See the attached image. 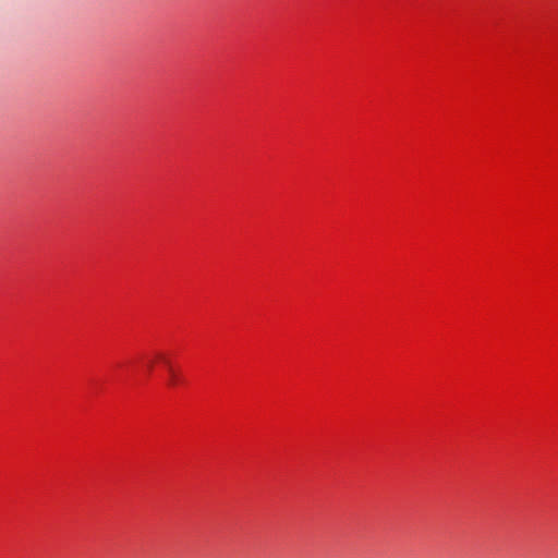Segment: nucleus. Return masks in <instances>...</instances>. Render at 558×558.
<instances>
[{
    "instance_id": "1",
    "label": "nucleus",
    "mask_w": 558,
    "mask_h": 558,
    "mask_svg": "<svg viewBox=\"0 0 558 558\" xmlns=\"http://www.w3.org/2000/svg\"><path fill=\"white\" fill-rule=\"evenodd\" d=\"M169 373H170V381L169 383H170V385H174L178 380L177 375L171 369V367H169Z\"/></svg>"
},
{
    "instance_id": "2",
    "label": "nucleus",
    "mask_w": 558,
    "mask_h": 558,
    "mask_svg": "<svg viewBox=\"0 0 558 558\" xmlns=\"http://www.w3.org/2000/svg\"><path fill=\"white\" fill-rule=\"evenodd\" d=\"M147 366H148V369L150 371V369L153 368V363H151V362H150V363H148V365H147Z\"/></svg>"
}]
</instances>
